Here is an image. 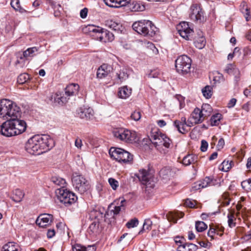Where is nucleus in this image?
<instances>
[{"label":"nucleus","instance_id":"22","mask_svg":"<svg viewBox=\"0 0 251 251\" xmlns=\"http://www.w3.org/2000/svg\"><path fill=\"white\" fill-rule=\"evenodd\" d=\"M198 246L192 243H186L178 245L177 250L178 251H196Z\"/></svg>","mask_w":251,"mask_h":251},{"label":"nucleus","instance_id":"18","mask_svg":"<svg viewBox=\"0 0 251 251\" xmlns=\"http://www.w3.org/2000/svg\"><path fill=\"white\" fill-rule=\"evenodd\" d=\"M112 70L111 65L103 64L98 69L97 76L98 78H102L107 76Z\"/></svg>","mask_w":251,"mask_h":251},{"label":"nucleus","instance_id":"5","mask_svg":"<svg viewBox=\"0 0 251 251\" xmlns=\"http://www.w3.org/2000/svg\"><path fill=\"white\" fill-rule=\"evenodd\" d=\"M132 26L133 29L138 34L150 37H153L157 31L156 26L149 20L135 22Z\"/></svg>","mask_w":251,"mask_h":251},{"label":"nucleus","instance_id":"12","mask_svg":"<svg viewBox=\"0 0 251 251\" xmlns=\"http://www.w3.org/2000/svg\"><path fill=\"white\" fill-rule=\"evenodd\" d=\"M201 113L200 108H195L188 120V126H191L194 125L201 123L204 119Z\"/></svg>","mask_w":251,"mask_h":251},{"label":"nucleus","instance_id":"1","mask_svg":"<svg viewBox=\"0 0 251 251\" xmlns=\"http://www.w3.org/2000/svg\"><path fill=\"white\" fill-rule=\"evenodd\" d=\"M54 146V142L49 135H35L25 144L26 151L32 155H39L49 150Z\"/></svg>","mask_w":251,"mask_h":251},{"label":"nucleus","instance_id":"52","mask_svg":"<svg viewBox=\"0 0 251 251\" xmlns=\"http://www.w3.org/2000/svg\"><path fill=\"white\" fill-rule=\"evenodd\" d=\"M196 202L195 201L187 199L185 200L184 205L190 208H195Z\"/></svg>","mask_w":251,"mask_h":251},{"label":"nucleus","instance_id":"32","mask_svg":"<svg viewBox=\"0 0 251 251\" xmlns=\"http://www.w3.org/2000/svg\"><path fill=\"white\" fill-rule=\"evenodd\" d=\"M203 96L206 99H209L213 94V88L209 85H206L201 90Z\"/></svg>","mask_w":251,"mask_h":251},{"label":"nucleus","instance_id":"27","mask_svg":"<svg viewBox=\"0 0 251 251\" xmlns=\"http://www.w3.org/2000/svg\"><path fill=\"white\" fill-rule=\"evenodd\" d=\"M73 251H95L94 246H88L87 248L80 244H75L72 248Z\"/></svg>","mask_w":251,"mask_h":251},{"label":"nucleus","instance_id":"28","mask_svg":"<svg viewBox=\"0 0 251 251\" xmlns=\"http://www.w3.org/2000/svg\"><path fill=\"white\" fill-rule=\"evenodd\" d=\"M129 8L132 11H142L145 10V7L140 2L134 1L130 4Z\"/></svg>","mask_w":251,"mask_h":251},{"label":"nucleus","instance_id":"58","mask_svg":"<svg viewBox=\"0 0 251 251\" xmlns=\"http://www.w3.org/2000/svg\"><path fill=\"white\" fill-rule=\"evenodd\" d=\"M88 10L87 8H84L82 9L80 12V16L81 18L84 19L85 18L88 14Z\"/></svg>","mask_w":251,"mask_h":251},{"label":"nucleus","instance_id":"17","mask_svg":"<svg viewBox=\"0 0 251 251\" xmlns=\"http://www.w3.org/2000/svg\"><path fill=\"white\" fill-rule=\"evenodd\" d=\"M79 86L77 84L72 83L68 85L65 89V97L70 99V97L76 96L78 92Z\"/></svg>","mask_w":251,"mask_h":251},{"label":"nucleus","instance_id":"4","mask_svg":"<svg viewBox=\"0 0 251 251\" xmlns=\"http://www.w3.org/2000/svg\"><path fill=\"white\" fill-rule=\"evenodd\" d=\"M20 114V108L13 101L8 99L0 101V118L7 121Z\"/></svg>","mask_w":251,"mask_h":251},{"label":"nucleus","instance_id":"55","mask_svg":"<svg viewBox=\"0 0 251 251\" xmlns=\"http://www.w3.org/2000/svg\"><path fill=\"white\" fill-rule=\"evenodd\" d=\"M225 146V140L223 138H221L219 141L217 145V148L218 150L222 149Z\"/></svg>","mask_w":251,"mask_h":251},{"label":"nucleus","instance_id":"20","mask_svg":"<svg viewBox=\"0 0 251 251\" xmlns=\"http://www.w3.org/2000/svg\"><path fill=\"white\" fill-rule=\"evenodd\" d=\"M105 25L112 30L117 32H121L123 29L121 23L111 20H107L105 22Z\"/></svg>","mask_w":251,"mask_h":251},{"label":"nucleus","instance_id":"62","mask_svg":"<svg viewBox=\"0 0 251 251\" xmlns=\"http://www.w3.org/2000/svg\"><path fill=\"white\" fill-rule=\"evenodd\" d=\"M82 146V141L80 138H77L75 141V146L80 149Z\"/></svg>","mask_w":251,"mask_h":251},{"label":"nucleus","instance_id":"51","mask_svg":"<svg viewBox=\"0 0 251 251\" xmlns=\"http://www.w3.org/2000/svg\"><path fill=\"white\" fill-rule=\"evenodd\" d=\"M229 195L227 193H225L222 196V204L223 206H227L230 203V200L228 199Z\"/></svg>","mask_w":251,"mask_h":251},{"label":"nucleus","instance_id":"61","mask_svg":"<svg viewBox=\"0 0 251 251\" xmlns=\"http://www.w3.org/2000/svg\"><path fill=\"white\" fill-rule=\"evenodd\" d=\"M236 99L234 98L231 99L227 103V107L228 108H232L234 107L236 103Z\"/></svg>","mask_w":251,"mask_h":251},{"label":"nucleus","instance_id":"30","mask_svg":"<svg viewBox=\"0 0 251 251\" xmlns=\"http://www.w3.org/2000/svg\"><path fill=\"white\" fill-rule=\"evenodd\" d=\"M200 181L201 184V187L204 188L208 186L214 185L215 180H214L210 177H206L203 180Z\"/></svg>","mask_w":251,"mask_h":251},{"label":"nucleus","instance_id":"25","mask_svg":"<svg viewBox=\"0 0 251 251\" xmlns=\"http://www.w3.org/2000/svg\"><path fill=\"white\" fill-rule=\"evenodd\" d=\"M200 111L201 113V114L205 119L211 115L212 112V108L210 104L204 103L202 104Z\"/></svg>","mask_w":251,"mask_h":251},{"label":"nucleus","instance_id":"11","mask_svg":"<svg viewBox=\"0 0 251 251\" xmlns=\"http://www.w3.org/2000/svg\"><path fill=\"white\" fill-rule=\"evenodd\" d=\"M114 135L117 138L128 143H132L136 139V134L126 129H119L113 132Z\"/></svg>","mask_w":251,"mask_h":251},{"label":"nucleus","instance_id":"10","mask_svg":"<svg viewBox=\"0 0 251 251\" xmlns=\"http://www.w3.org/2000/svg\"><path fill=\"white\" fill-rule=\"evenodd\" d=\"M151 140L157 150L163 145L166 148H169L172 143L171 140L165 134L161 132H155L151 136Z\"/></svg>","mask_w":251,"mask_h":251},{"label":"nucleus","instance_id":"45","mask_svg":"<svg viewBox=\"0 0 251 251\" xmlns=\"http://www.w3.org/2000/svg\"><path fill=\"white\" fill-rule=\"evenodd\" d=\"M152 222L150 219H146L144 221V223L143 226V230H150L151 228Z\"/></svg>","mask_w":251,"mask_h":251},{"label":"nucleus","instance_id":"23","mask_svg":"<svg viewBox=\"0 0 251 251\" xmlns=\"http://www.w3.org/2000/svg\"><path fill=\"white\" fill-rule=\"evenodd\" d=\"M198 157L193 154H189L184 156L182 159V163L185 166H189L197 162Z\"/></svg>","mask_w":251,"mask_h":251},{"label":"nucleus","instance_id":"15","mask_svg":"<svg viewBox=\"0 0 251 251\" xmlns=\"http://www.w3.org/2000/svg\"><path fill=\"white\" fill-rule=\"evenodd\" d=\"M49 100L50 103L62 105L68 101V98L65 97L64 94L62 95L60 93H56L51 94L49 97Z\"/></svg>","mask_w":251,"mask_h":251},{"label":"nucleus","instance_id":"6","mask_svg":"<svg viewBox=\"0 0 251 251\" xmlns=\"http://www.w3.org/2000/svg\"><path fill=\"white\" fill-rule=\"evenodd\" d=\"M72 181L75 191L80 194H84L90 188L89 181L82 175L77 173L73 174Z\"/></svg>","mask_w":251,"mask_h":251},{"label":"nucleus","instance_id":"47","mask_svg":"<svg viewBox=\"0 0 251 251\" xmlns=\"http://www.w3.org/2000/svg\"><path fill=\"white\" fill-rule=\"evenodd\" d=\"M88 27L90 32L95 33H103L104 32L102 28L99 26H95L94 25H89Z\"/></svg>","mask_w":251,"mask_h":251},{"label":"nucleus","instance_id":"56","mask_svg":"<svg viewBox=\"0 0 251 251\" xmlns=\"http://www.w3.org/2000/svg\"><path fill=\"white\" fill-rule=\"evenodd\" d=\"M202 188L201 187V184L200 181H198V182H195L193 184V185L192 187V190L195 191H197V190H200Z\"/></svg>","mask_w":251,"mask_h":251},{"label":"nucleus","instance_id":"64","mask_svg":"<svg viewBox=\"0 0 251 251\" xmlns=\"http://www.w3.org/2000/svg\"><path fill=\"white\" fill-rule=\"evenodd\" d=\"M217 229V234L221 236L223 235V233L224 230V228L223 227H217L216 228Z\"/></svg>","mask_w":251,"mask_h":251},{"label":"nucleus","instance_id":"3","mask_svg":"<svg viewBox=\"0 0 251 251\" xmlns=\"http://www.w3.org/2000/svg\"><path fill=\"white\" fill-rule=\"evenodd\" d=\"M177 30L179 35L186 40H194V44L196 48L201 49L205 45V39L203 36L201 31L198 32L199 38L193 37L194 31L191 29L187 22L180 23L177 26Z\"/></svg>","mask_w":251,"mask_h":251},{"label":"nucleus","instance_id":"63","mask_svg":"<svg viewBox=\"0 0 251 251\" xmlns=\"http://www.w3.org/2000/svg\"><path fill=\"white\" fill-rule=\"evenodd\" d=\"M232 75H234V81H235L236 83L237 84L240 80V72L239 71V74H236L233 73Z\"/></svg>","mask_w":251,"mask_h":251},{"label":"nucleus","instance_id":"49","mask_svg":"<svg viewBox=\"0 0 251 251\" xmlns=\"http://www.w3.org/2000/svg\"><path fill=\"white\" fill-rule=\"evenodd\" d=\"M29 78V76L26 74H21L18 77L17 81L20 84L25 82Z\"/></svg>","mask_w":251,"mask_h":251},{"label":"nucleus","instance_id":"35","mask_svg":"<svg viewBox=\"0 0 251 251\" xmlns=\"http://www.w3.org/2000/svg\"><path fill=\"white\" fill-rule=\"evenodd\" d=\"M38 51V49L36 47H32L27 49L24 51L23 56L25 58L28 57H32L35 55V53Z\"/></svg>","mask_w":251,"mask_h":251},{"label":"nucleus","instance_id":"26","mask_svg":"<svg viewBox=\"0 0 251 251\" xmlns=\"http://www.w3.org/2000/svg\"><path fill=\"white\" fill-rule=\"evenodd\" d=\"M117 82H122L125 81L128 77L127 70L126 68H122L116 73Z\"/></svg>","mask_w":251,"mask_h":251},{"label":"nucleus","instance_id":"50","mask_svg":"<svg viewBox=\"0 0 251 251\" xmlns=\"http://www.w3.org/2000/svg\"><path fill=\"white\" fill-rule=\"evenodd\" d=\"M108 182L112 187V188L115 190L119 187V182L113 178H109L108 179Z\"/></svg>","mask_w":251,"mask_h":251},{"label":"nucleus","instance_id":"29","mask_svg":"<svg viewBox=\"0 0 251 251\" xmlns=\"http://www.w3.org/2000/svg\"><path fill=\"white\" fill-rule=\"evenodd\" d=\"M2 251H19V246L15 243L9 242L3 247Z\"/></svg>","mask_w":251,"mask_h":251},{"label":"nucleus","instance_id":"9","mask_svg":"<svg viewBox=\"0 0 251 251\" xmlns=\"http://www.w3.org/2000/svg\"><path fill=\"white\" fill-rule=\"evenodd\" d=\"M192 60L187 55H183L179 56L176 60V68L177 72L183 75L190 72Z\"/></svg>","mask_w":251,"mask_h":251},{"label":"nucleus","instance_id":"54","mask_svg":"<svg viewBox=\"0 0 251 251\" xmlns=\"http://www.w3.org/2000/svg\"><path fill=\"white\" fill-rule=\"evenodd\" d=\"M217 229L215 227H212L211 226H210V228L207 232V235L209 237L211 238V239H214V235L215 234H217L216 232Z\"/></svg>","mask_w":251,"mask_h":251},{"label":"nucleus","instance_id":"21","mask_svg":"<svg viewBox=\"0 0 251 251\" xmlns=\"http://www.w3.org/2000/svg\"><path fill=\"white\" fill-rule=\"evenodd\" d=\"M136 176L143 184H146L149 180L150 174L146 170H139Z\"/></svg>","mask_w":251,"mask_h":251},{"label":"nucleus","instance_id":"37","mask_svg":"<svg viewBox=\"0 0 251 251\" xmlns=\"http://www.w3.org/2000/svg\"><path fill=\"white\" fill-rule=\"evenodd\" d=\"M10 4L11 6L17 11H19L21 13L26 11L21 7L19 0H11Z\"/></svg>","mask_w":251,"mask_h":251},{"label":"nucleus","instance_id":"33","mask_svg":"<svg viewBox=\"0 0 251 251\" xmlns=\"http://www.w3.org/2000/svg\"><path fill=\"white\" fill-rule=\"evenodd\" d=\"M225 72L230 75H232L233 73L238 74L239 69L233 64H229L226 67Z\"/></svg>","mask_w":251,"mask_h":251},{"label":"nucleus","instance_id":"40","mask_svg":"<svg viewBox=\"0 0 251 251\" xmlns=\"http://www.w3.org/2000/svg\"><path fill=\"white\" fill-rule=\"evenodd\" d=\"M242 188L246 191H251V179L243 181L241 182Z\"/></svg>","mask_w":251,"mask_h":251},{"label":"nucleus","instance_id":"59","mask_svg":"<svg viewBox=\"0 0 251 251\" xmlns=\"http://www.w3.org/2000/svg\"><path fill=\"white\" fill-rule=\"evenodd\" d=\"M176 98H177L179 102L180 108H181L183 107L185 105L183 97H182L181 96L178 95L176 96Z\"/></svg>","mask_w":251,"mask_h":251},{"label":"nucleus","instance_id":"7","mask_svg":"<svg viewBox=\"0 0 251 251\" xmlns=\"http://www.w3.org/2000/svg\"><path fill=\"white\" fill-rule=\"evenodd\" d=\"M109 153L112 158L120 162H131L133 159V156L129 152L121 148L112 147Z\"/></svg>","mask_w":251,"mask_h":251},{"label":"nucleus","instance_id":"34","mask_svg":"<svg viewBox=\"0 0 251 251\" xmlns=\"http://www.w3.org/2000/svg\"><path fill=\"white\" fill-rule=\"evenodd\" d=\"M24 196V194L20 189H16L14 192V195L12 197L13 201L16 202L21 201Z\"/></svg>","mask_w":251,"mask_h":251},{"label":"nucleus","instance_id":"57","mask_svg":"<svg viewBox=\"0 0 251 251\" xmlns=\"http://www.w3.org/2000/svg\"><path fill=\"white\" fill-rule=\"evenodd\" d=\"M208 147V143L205 140H202L201 142V150L202 151H205Z\"/></svg>","mask_w":251,"mask_h":251},{"label":"nucleus","instance_id":"31","mask_svg":"<svg viewBox=\"0 0 251 251\" xmlns=\"http://www.w3.org/2000/svg\"><path fill=\"white\" fill-rule=\"evenodd\" d=\"M51 181L55 185L60 186L61 187L60 188H64V186L66 184L65 180L59 176H52L51 178Z\"/></svg>","mask_w":251,"mask_h":251},{"label":"nucleus","instance_id":"14","mask_svg":"<svg viewBox=\"0 0 251 251\" xmlns=\"http://www.w3.org/2000/svg\"><path fill=\"white\" fill-rule=\"evenodd\" d=\"M53 216L49 214H41L36 221V223L40 227H45L52 222Z\"/></svg>","mask_w":251,"mask_h":251},{"label":"nucleus","instance_id":"41","mask_svg":"<svg viewBox=\"0 0 251 251\" xmlns=\"http://www.w3.org/2000/svg\"><path fill=\"white\" fill-rule=\"evenodd\" d=\"M178 215L179 214L178 213L170 212L167 214V216L169 221L173 222L174 223H176L177 220V218L179 217Z\"/></svg>","mask_w":251,"mask_h":251},{"label":"nucleus","instance_id":"46","mask_svg":"<svg viewBox=\"0 0 251 251\" xmlns=\"http://www.w3.org/2000/svg\"><path fill=\"white\" fill-rule=\"evenodd\" d=\"M231 163H232V161L229 162V161L224 160L222 163V168L221 170L224 172L228 171L231 168Z\"/></svg>","mask_w":251,"mask_h":251},{"label":"nucleus","instance_id":"42","mask_svg":"<svg viewBox=\"0 0 251 251\" xmlns=\"http://www.w3.org/2000/svg\"><path fill=\"white\" fill-rule=\"evenodd\" d=\"M125 202V200L121 201L120 205L115 206L114 207V209L111 210V211L113 212L114 215H117L119 214L120 211L124 209V205L123 203Z\"/></svg>","mask_w":251,"mask_h":251},{"label":"nucleus","instance_id":"44","mask_svg":"<svg viewBox=\"0 0 251 251\" xmlns=\"http://www.w3.org/2000/svg\"><path fill=\"white\" fill-rule=\"evenodd\" d=\"M139 221L137 218H134L129 220L126 224V226L128 228H133L137 226Z\"/></svg>","mask_w":251,"mask_h":251},{"label":"nucleus","instance_id":"16","mask_svg":"<svg viewBox=\"0 0 251 251\" xmlns=\"http://www.w3.org/2000/svg\"><path fill=\"white\" fill-rule=\"evenodd\" d=\"M77 114L81 119L90 120L94 118V112L90 107H80L77 110Z\"/></svg>","mask_w":251,"mask_h":251},{"label":"nucleus","instance_id":"8","mask_svg":"<svg viewBox=\"0 0 251 251\" xmlns=\"http://www.w3.org/2000/svg\"><path fill=\"white\" fill-rule=\"evenodd\" d=\"M60 201L66 206L74 203L77 198L75 193L67 190L65 188L58 189L56 192Z\"/></svg>","mask_w":251,"mask_h":251},{"label":"nucleus","instance_id":"38","mask_svg":"<svg viewBox=\"0 0 251 251\" xmlns=\"http://www.w3.org/2000/svg\"><path fill=\"white\" fill-rule=\"evenodd\" d=\"M222 115L220 113H217L213 115L210 119V124L212 126H217L219 124L220 120L222 118Z\"/></svg>","mask_w":251,"mask_h":251},{"label":"nucleus","instance_id":"13","mask_svg":"<svg viewBox=\"0 0 251 251\" xmlns=\"http://www.w3.org/2000/svg\"><path fill=\"white\" fill-rule=\"evenodd\" d=\"M191 19L199 23L203 22L205 20L203 13L200 7L197 5H193L191 7Z\"/></svg>","mask_w":251,"mask_h":251},{"label":"nucleus","instance_id":"24","mask_svg":"<svg viewBox=\"0 0 251 251\" xmlns=\"http://www.w3.org/2000/svg\"><path fill=\"white\" fill-rule=\"evenodd\" d=\"M131 89L128 88L126 86H124L119 88L118 96L121 99H126L131 95Z\"/></svg>","mask_w":251,"mask_h":251},{"label":"nucleus","instance_id":"19","mask_svg":"<svg viewBox=\"0 0 251 251\" xmlns=\"http://www.w3.org/2000/svg\"><path fill=\"white\" fill-rule=\"evenodd\" d=\"M103 1L107 6L114 8L126 6L128 3L127 0H103Z\"/></svg>","mask_w":251,"mask_h":251},{"label":"nucleus","instance_id":"43","mask_svg":"<svg viewBox=\"0 0 251 251\" xmlns=\"http://www.w3.org/2000/svg\"><path fill=\"white\" fill-rule=\"evenodd\" d=\"M242 4L243 7L245 6L246 3L244 2ZM241 12L244 14L246 21H249L251 18L249 9L247 7H246L245 8L243 7L241 9Z\"/></svg>","mask_w":251,"mask_h":251},{"label":"nucleus","instance_id":"2","mask_svg":"<svg viewBox=\"0 0 251 251\" xmlns=\"http://www.w3.org/2000/svg\"><path fill=\"white\" fill-rule=\"evenodd\" d=\"M20 115L12 117L3 122L0 126V133L6 137H12L22 134L27 127L26 122L18 117Z\"/></svg>","mask_w":251,"mask_h":251},{"label":"nucleus","instance_id":"60","mask_svg":"<svg viewBox=\"0 0 251 251\" xmlns=\"http://www.w3.org/2000/svg\"><path fill=\"white\" fill-rule=\"evenodd\" d=\"M55 232L53 228L49 229L48 230L47 235L48 238H51L55 235Z\"/></svg>","mask_w":251,"mask_h":251},{"label":"nucleus","instance_id":"48","mask_svg":"<svg viewBox=\"0 0 251 251\" xmlns=\"http://www.w3.org/2000/svg\"><path fill=\"white\" fill-rule=\"evenodd\" d=\"M228 218V225L230 227H233L235 226V223L234 222V220L235 219L234 214L230 213L227 215Z\"/></svg>","mask_w":251,"mask_h":251},{"label":"nucleus","instance_id":"53","mask_svg":"<svg viewBox=\"0 0 251 251\" xmlns=\"http://www.w3.org/2000/svg\"><path fill=\"white\" fill-rule=\"evenodd\" d=\"M141 113L138 111H134L131 115V118L134 121H137L141 118Z\"/></svg>","mask_w":251,"mask_h":251},{"label":"nucleus","instance_id":"36","mask_svg":"<svg viewBox=\"0 0 251 251\" xmlns=\"http://www.w3.org/2000/svg\"><path fill=\"white\" fill-rule=\"evenodd\" d=\"M174 125L180 133L184 134L187 131V130L186 129L187 126L181 124L179 121L176 120L174 123Z\"/></svg>","mask_w":251,"mask_h":251},{"label":"nucleus","instance_id":"39","mask_svg":"<svg viewBox=\"0 0 251 251\" xmlns=\"http://www.w3.org/2000/svg\"><path fill=\"white\" fill-rule=\"evenodd\" d=\"M195 226L198 232H202L207 228V225L202 221L196 222Z\"/></svg>","mask_w":251,"mask_h":251}]
</instances>
